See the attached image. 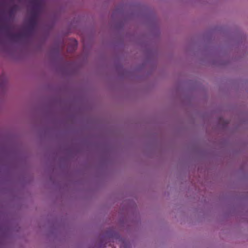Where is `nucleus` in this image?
Returning a JSON list of instances; mask_svg holds the SVG:
<instances>
[{
    "label": "nucleus",
    "mask_w": 248,
    "mask_h": 248,
    "mask_svg": "<svg viewBox=\"0 0 248 248\" xmlns=\"http://www.w3.org/2000/svg\"><path fill=\"white\" fill-rule=\"evenodd\" d=\"M29 26L31 28H34L36 25V17L33 15L29 19Z\"/></svg>",
    "instance_id": "f257e3e1"
},
{
    "label": "nucleus",
    "mask_w": 248,
    "mask_h": 248,
    "mask_svg": "<svg viewBox=\"0 0 248 248\" xmlns=\"http://www.w3.org/2000/svg\"><path fill=\"white\" fill-rule=\"evenodd\" d=\"M9 37L12 40H16L20 37L19 33H11L9 34Z\"/></svg>",
    "instance_id": "f03ea898"
},
{
    "label": "nucleus",
    "mask_w": 248,
    "mask_h": 248,
    "mask_svg": "<svg viewBox=\"0 0 248 248\" xmlns=\"http://www.w3.org/2000/svg\"><path fill=\"white\" fill-rule=\"evenodd\" d=\"M16 6L15 5L9 10L8 14L10 17L13 16L14 15V11L16 9Z\"/></svg>",
    "instance_id": "7ed1b4c3"
},
{
    "label": "nucleus",
    "mask_w": 248,
    "mask_h": 248,
    "mask_svg": "<svg viewBox=\"0 0 248 248\" xmlns=\"http://www.w3.org/2000/svg\"><path fill=\"white\" fill-rule=\"evenodd\" d=\"M72 42H73V49H75L77 47V41L76 40H72Z\"/></svg>",
    "instance_id": "20e7f679"
},
{
    "label": "nucleus",
    "mask_w": 248,
    "mask_h": 248,
    "mask_svg": "<svg viewBox=\"0 0 248 248\" xmlns=\"http://www.w3.org/2000/svg\"><path fill=\"white\" fill-rule=\"evenodd\" d=\"M3 29L6 31H8L9 30V27L7 26H5L3 27Z\"/></svg>",
    "instance_id": "39448f33"
}]
</instances>
